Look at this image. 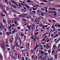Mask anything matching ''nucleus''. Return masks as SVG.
<instances>
[{"label":"nucleus","mask_w":60,"mask_h":60,"mask_svg":"<svg viewBox=\"0 0 60 60\" xmlns=\"http://www.w3.org/2000/svg\"><path fill=\"white\" fill-rule=\"evenodd\" d=\"M11 27H8V29H11Z\"/></svg>","instance_id":"nucleus-62"},{"label":"nucleus","mask_w":60,"mask_h":60,"mask_svg":"<svg viewBox=\"0 0 60 60\" xmlns=\"http://www.w3.org/2000/svg\"><path fill=\"white\" fill-rule=\"evenodd\" d=\"M54 36V35H53V34H52L51 35V37H52V38H53V37Z\"/></svg>","instance_id":"nucleus-21"},{"label":"nucleus","mask_w":60,"mask_h":60,"mask_svg":"<svg viewBox=\"0 0 60 60\" xmlns=\"http://www.w3.org/2000/svg\"><path fill=\"white\" fill-rule=\"evenodd\" d=\"M50 60H53V58H50Z\"/></svg>","instance_id":"nucleus-53"},{"label":"nucleus","mask_w":60,"mask_h":60,"mask_svg":"<svg viewBox=\"0 0 60 60\" xmlns=\"http://www.w3.org/2000/svg\"><path fill=\"white\" fill-rule=\"evenodd\" d=\"M14 4L15 5H16V6H18V5H17V4L16 2H15Z\"/></svg>","instance_id":"nucleus-15"},{"label":"nucleus","mask_w":60,"mask_h":60,"mask_svg":"<svg viewBox=\"0 0 60 60\" xmlns=\"http://www.w3.org/2000/svg\"><path fill=\"white\" fill-rule=\"evenodd\" d=\"M32 58H33V59L34 58V55H33L32 56Z\"/></svg>","instance_id":"nucleus-35"},{"label":"nucleus","mask_w":60,"mask_h":60,"mask_svg":"<svg viewBox=\"0 0 60 60\" xmlns=\"http://www.w3.org/2000/svg\"><path fill=\"white\" fill-rule=\"evenodd\" d=\"M39 46V45H37V46H36L37 47H37H38V48Z\"/></svg>","instance_id":"nucleus-32"},{"label":"nucleus","mask_w":60,"mask_h":60,"mask_svg":"<svg viewBox=\"0 0 60 60\" xmlns=\"http://www.w3.org/2000/svg\"><path fill=\"white\" fill-rule=\"evenodd\" d=\"M1 16H2V17H4V16H5V15H4L3 13H1Z\"/></svg>","instance_id":"nucleus-10"},{"label":"nucleus","mask_w":60,"mask_h":60,"mask_svg":"<svg viewBox=\"0 0 60 60\" xmlns=\"http://www.w3.org/2000/svg\"><path fill=\"white\" fill-rule=\"evenodd\" d=\"M49 44H48L46 46V48H48V46L49 45Z\"/></svg>","instance_id":"nucleus-45"},{"label":"nucleus","mask_w":60,"mask_h":60,"mask_svg":"<svg viewBox=\"0 0 60 60\" xmlns=\"http://www.w3.org/2000/svg\"><path fill=\"white\" fill-rule=\"evenodd\" d=\"M6 43L7 44H8V41H7Z\"/></svg>","instance_id":"nucleus-33"},{"label":"nucleus","mask_w":60,"mask_h":60,"mask_svg":"<svg viewBox=\"0 0 60 60\" xmlns=\"http://www.w3.org/2000/svg\"><path fill=\"white\" fill-rule=\"evenodd\" d=\"M47 59L48 60H50V59H49V58H47Z\"/></svg>","instance_id":"nucleus-58"},{"label":"nucleus","mask_w":60,"mask_h":60,"mask_svg":"<svg viewBox=\"0 0 60 60\" xmlns=\"http://www.w3.org/2000/svg\"><path fill=\"white\" fill-rule=\"evenodd\" d=\"M12 25L13 26H15V25H14V24H12Z\"/></svg>","instance_id":"nucleus-49"},{"label":"nucleus","mask_w":60,"mask_h":60,"mask_svg":"<svg viewBox=\"0 0 60 60\" xmlns=\"http://www.w3.org/2000/svg\"><path fill=\"white\" fill-rule=\"evenodd\" d=\"M33 7H35V8H36V7L34 5H33Z\"/></svg>","instance_id":"nucleus-36"},{"label":"nucleus","mask_w":60,"mask_h":60,"mask_svg":"<svg viewBox=\"0 0 60 60\" xmlns=\"http://www.w3.org/2000/svg\"><path fill=\"white\" fill-rule=\"evenodd\" d=\"M55 57H57V55H55Z\"/></svg>","instance_id":"nucleus-55"},{"label":"nucleus","mask_w":60,"mask_h":60,"mask_svg":"<svg viewBox=\"0 0 60 60\" xmlns=\"http://www.w3.org/2000/svg\"><path fill=\"white\" fill-rule=\"evenodd\" d=\"M30 45V44H29V43H28L27 44V45L29 47V45Z\"/></svg>","instance_id":"nucleus-41"},{"label":"nucleus","mask_w":60,"mask_h":60,"mask_svg":"<svg viewBox=\"0 0 60 60\" xmlns=\"http://www.w3.org/2000/svg\"><path fill=\"white\" fill-rule=\"evenodd\" d=\"M44 9H45L46 10H47V9H48V8H47V7H44Z\"/></svg>","instance_id":"nucleus-14"},{"label":"nucleus","mask_w":60,"mask_h":60,"mask_svg":"<svg viewBox=\"0 0 60 60\" xmlns=\"http://www.w3.org/2000/svg\"><path fill=\"white\" fill-rule=\"evenodd\" d=\"M58 27H60V25H59L58 26Z\"/></svg>","instance_id":"nucleus-57"},{"label":"nucleus","mask_w":60,"mask_h":60,"mask_svg":"<svg viewBox=\"0 0 60 60\" xmlns=\"http://www.w3.org/2000/svg\"><path fill=\"white\" fill-rule=\"evenodd\" d=\"M27 26L29 29V30L30 31V26H29L28 25H27Z\"/></svg>","instance_id":"nucleus-7"},{"label":"nucleus","mask_w":60,"mask_h":60,"mask_svg":"<svg viewBox=\"0 0 60 60\" xmlns=\"http://www.w3.org/2000/svg\"><path fill=\"white\" fill-rule=\"evenodd\" d=\"M53 48H55V50H56V49H57V47H56V46H55V45H53Z\"/></svg>","instance_id":"nucleus-3"},{"label":"nucleus","mask_w":60,"mask_h":60,"mask_svg":"<svg viewBox=\"0 0 60 60\" xmlns=\"http://www.w3.org/2000/svg\"><path fill=\"white\" fill-rule=\"evenodd\" d=\"M36 6H38V7H40V6H39V5L37 4H36Z\"/></svg>","instance_id":"nucleus-47"},{"label":"nucleus","mask_w":60,"mask_h":60,"mask_svg":"<svg viewBox=\"0 0 60 60\" xmlns=\"http://www.w3.org/2000/svg\"><path fill=\"white\" fill-rule=\"evenodd\" d=\"M2 44L3 45V46L2 45H0V47L3 50H4V48H5V45L4 42Z\"/></svg>","instance_id":"nucleus-1"},{"label":"nucleus","mask_w":60,"mask_h":60,"mask_svg":"<svg viewBox=\"0 0 60 60\" xmlns=\"http://www.w3.org/2000/svg\"><path fill=\"white\" fill-rule=\"evenodd\" d=\"M48 21H49V22L50 23H51V20H50V19H49L48 20Z\"/></svg>","instance_id":"nucleus-52"},{"label":"nucleus","mask_w":60,"mask_h":60,"mask_svg":"<svg viewBox=\"0 0 60 60\" xmlns=\"http://www.w3.org/2000/svg\"><path fill=\"white\" fill-rule=\"evenodd\" d=\"M21 4L22 6H24V4H22V3Z\"/></svg>","instance_id":"nucleus-29"},{"label":"nucleus","mask_w":60,"mask_h":60,"mask_svg":"<svg viewBox=\"0 0 60 60\" xmlns=\"http://www.w3.org/2000/svg\"><path fill=\"white\" fill-rule=\"evenodd\" d=\"M41 55H42L43 54V52L42 51H41Z\"/></svg>","instance_id":"nucleus-11"},{"label":"nucleus","mask_w":60,"mask_h":60,"mask_svg":"<svg viewBox=\"0 0 60 60\" xmlns=\"http://www.w3.org/2000/svg\"><path fill=\"white\" fill-rule=\"evenodd\" d=\"M41 10H42V11H44V8H43L41 9Z\"/></svg>","instance_id":"nucleus-38"},{"label":"nucleus","mask_w":60,"mask_h":60,"mask_svg":"<svg viewBox=\"0 0 60 60\" xmlns=\"http://www.w3.org/2000/svg\"><path fill=\"white\" fill-rule=\"evenodd\" d=\"M48 26H47L46 25L45 26V28H46V27H48Z\"/></svg>","instance_id":"nucleus-39"},{"label":"nucleus","mask_w":60,"mask_h":60,"mask_svg":"<svg viewBox=\"0 0 60 60\" xmlns=\"http://www.w3.org/2000/svg\"><path fill=\"white\" fill-rule=\"evenodd\" d=\"M12 7H14V6H15V5H12Z\"/></svg>","instance_id":"nucleus-48"},{"label":"nucleus","mask_w":60,"mask_h":60,"mask_svg":"<svg viewBox=\"0 0 60 60\" xmlns=\"http://www.w3.org/2000/svg\"><path fill=\"white\" fill-rule=\"evenodd\" d=\"M0 6L1 7L2 9H3V7H2V4H0Z\"/></svg>","instance_id":"nucleus-19"},{"label":"nucleus","mask_w":60,"mask_h":60,"mask_svg":"<svg viewBox=\"0 0 60 60\" xmlns=\"http://www.w3.org/2000/svg\"><path fill=\"white\" fill-rule=\"evenodd\" d=\"M8 7H7L6 8V9H7V11H8V10H9V8Z\"/></svg>","instance_id":"nucleus-12"},{"label":"nucleus","mask_w":60,"mask_h":60,"mask_svg":"<svg viewBox=\"0 0 60 60\" xmlns=\"http://www.w3.org/2000/svg\"><path fill=\"white\" fill-rule=\"evenodd\" d=\"M36 39V38H34V42H35V41Z\"/></svg>","instance_id":"nucleus-46"},{"label":"nucleus","mask_w":60,"mask_h":60,"mask_svg":"<svg viewBox=\"0 0 60 60\" xmlns=\"http://www.w3.org/2000/svg\"><path fill=\"white\" fill-rule=\"evenodd\" d=\"M9 34H11V32H9Z\"/></svg>","instance_id":"nucleus-63"},{"label":"nucleus","mask_w":60,"mask_h":60,"mask_svg":"<svg viewBox=\"0 0 60 60\" xmlns=\"http://www.w3.org/2000/svg\"><path fill=\"white\" fill-rule=\"evenodd\" d=\"M45 56H46V55H48V53H46L45 52Z\"/></svg>","instance_id":"nucleus-23"},{"label":"nucleus","mask_w":60,"mask_h":60,"mask_svg":"<svg viewBox=\"0 0 60 60\" xmlns=\"http://www.w3.org/2000/svg\"><path fill=\"white\" fill-rule=\"evenodd\" d=\"M60 41V37H59L58 39V40L57 41V43H58V42Z\"/></svg>","instance_id":"nucleus-5"},{"label":"nucleus","mask_w":60,"mask_h":60,"mask_svg":"<svg viewBox=\"0 0 60 60\" xmlns=\"http://www.w3.org/2000/svg\"><path fill=\"white\" fill-rule=\"evenodd\" d=\"M3 22H4V23H5V20H4L3 21Z\"/></svg>","instance_id":"nucleus-43"},{"label":"nucleus","mask_w":60,"mask_h":60,"mask_svg":"<svg viewBox=\"0 0 60 60\" xmlns=\"http://www.w3.org/2000/svg\"><path fill=\"white\" fill-rule=\"evenodd\" d=\"M56 37H58V34H56Z\"/></svg>","instance_id":"nucleus-26"},{"label":"nucleus","mask_w":60,"mask_h":60,"mask_svg":"<svg viewBox=\"0 0 60 60\" xmlns=\"http://www.w3.org/2000/svg\"><path fill=\"white\" fill-rule=\"evenodd\" d=\"M45 39L44 38L42 39V41H45Z\"/></svg>","instance_id":"nucleus-54"},{"label":"nucleus","mask_w":60,"mask_h":60,"mask_svg":"<svg viewBox=\"0 0 60 60\" xmlns=\"http://www.w3.org/2000/svg\"><path fill=\"white\" fill-rule=\"evenodd\" d=\"M42 57V56H39V58H41Z\"/></svg>","instance_id":"nucleus-31"},{"label":"nucleus","mask_w":60,"mask_h":60,"mask_svg":"<svg viewBox=\"0 0 60 60\" xmlns=\"http://www.w3.org/2000/svg\"><path fill=\"white\" fill-rule=\"evenodd\" d=\"M15 33V31L13 30V34H14Z\"/></svg>","instance_id":"nucleus-59"},{"label":"nucleus","mask_w":60,"mask_h":60,"mask_svg":"<svg viewBox=\"0 0 60 60\" xmlns=\"http://www.w3.org/2000/svg\"><path fill=\"white\" fill-rule=\"evenodd\" d=\"M22 11H24V12H26V11L25 10H24V9H22Z\"/></svg>","instance_id":"nucleus-13"},{"label":"nucleus","mask_w":60,"mask_h":60,"mask_svg":"<svg viewBox=\"0 0 60 60\" xmlns=\"http://www.w3.org/2000/svg\"><path fill=\"white\" fill-rule=\"evenodd\" d=\"M21 36L22 37H24V35L22 33H21Z\"/></svg>","instance_id":"nucleus-8"},{"label":"nucleus","mask_w":60,"mask_h":60,"mask_svg":"<svg viewBox=\"0 0 60 60\" xmlns=\"http://www.w3.org/2000/svg\"><path fill=\"white\" fill-rule=\"evenodd\" d=\"M31 20L32 21H34V19L33 18H32L31 19Z\"/></svg>","instance_id":"nucleus-64"},{"label":"nucleus","mask_w":60,"mask_h":60,"mask_svg":"<svg viewBox=\"0 0 60 60\" xmlns=\"http://www.w3.org/2000/svg\"><path fill=\"white\" fill-rule=\"evenodd\" d=\"M27 3H30V0H27Z\"/></svg>","instance_id":"nucleus-4"},{"label":"nucleus","mask_w":60,"mask_h":60,"mask_svg":"<svg viewBox=\"0 0 60 60\" xmlns=\"http://www.w3.org/2000/svg\"><path fill=\"white\" fill-rule=\"evenodd\" d=\"M50 10H53V8H51Z\"/></svg>","instance_id":"nucleus-51"},{"label":"nucleus","mask_w":60,"mask_h":60,"mask_svg":"<svg viewBox=\"0 0 60 60\" xmlns=\"http://www.w3.org/2000/svg\"><path fill=\"white\" fill-rule=\"evenodd\" d=\"M23 48V46H21L20 47V49H22Z\"/></svg>","instance_id":"nucleus-16"},{"label":"nucleus","mask_w":60,"mask_h":60,"mask_svg":"<svg viewBox=\"0 0 60 60\" xmlns=\"http://www.w3.org/2000/svg\"><path fill=\"white\" fill-rule=\"evenodd\" d=\"M23 20L24 21H26V19H23Z\"/></svg>","instance_id":"nucleus-20"},{"label":"nucleus","mask_w":60,"mask_h":60,"mask_svg":"<svg viewBox=\"0 0 60 60\" xmlns=\"http://www.w3.org/2000/svg\"><path fill=\"white\" fill-rule=\"evenodd\" d=\"M22 60H25V59L24 58V57H22Z\"/></svg>","instance_id":"nucleus-22"},{"label":"nucleus","mask_w":60,"mask_h":60,"mask_svg":"<svg viewBox=\"0 0 60 60\" xmlns=\"http://www.w3.org/2000/svg\"><path fill=\"white\" fill-rule=\"evenodd\" d=\"M52 21H53V22H56V21L54 20H52Z\"/></svg>","instance_id":"nucleus-30"},{"label":"nucleus","mask_w":60,"mask_h":60,"mask_svg":"<svg viewBox=\"0 0 60 60\" xmlns=\"http://www.w3.org/2000/svg\"><path fill=\"white\" fill-rule=\"evenodd\" d=\"M40 4H43V5L45 4H44L43 3H40Z\"/></svg>","instance_id":"nucleus-24"},{"label":"nucleus","mask_w":60,"mask_h":60,"mask_svg":"<svg viewBox=\"0 0 60 60\" xmlns=\"http://www.w3.org/2000/svg\"><path fill=\"white\" fill-rule=\"evenodd\" d=\"M41 46L40 45H39V47H41V48H43V46H42V45H41Z\"/></svg>","instance_id":"nucleus-34"},{"label":"nucleus","mask_w":60,"mask_h":60,"mask_svg":"<svg viewBox=\"0 0 60 60\" xmlns=\"http://www.w3.org/2000/svg\"><path fill=\"white\" fill-rule=\"evenodd\" d=\"M15 25H17V22L16 21H15Z\"/></svg>","instance_id":"nucleus-27"},{"label":"nucleus","mask_w":60,"mask_h":60,"mask_svg":"<svg viewBox=\"0 0 60 60\" xmlns=\"http://www.w3.org/2000/svg\"><path fill=\"white\" fill-rule=\"evenodd\" d=\"M2 58V56L0 55V58Z\"/></svg>","instance_id":"nucleus-50"},{"label":"nucleus","mask_w":60,"mask_h":60,"mask_svg":"<svg viewBox=\"0 0 60 60\" xmlns=\"http://www.w3.org/2000/svg\"><path fill=\"white\" fill-rule=\"evenodd\" d=\"M24 5H25V6L27 7L28 9H29V8H30V7H29V6H27V5L26 4H25Z\"/></svg>","instance_id":"nucleus-2"},{"label":"nucleus","mask_w":60,"mask_h":60,"mask_svg":"<svg viewBox=\"0 0 60 60\" xmlns=\"http://www.w3.org/2000/svg\"><path fill=\"white\" fill-rule=\"evenodd\" d=\"M12 41H13L14 40V38H13V36H12L11 38Z\"/></svg>","instance_id":"nucleus-9"},{"label":"nucleus","mask_w":60,"mask_h":60,"mask_svg":"<svg viewBox=\"0 0 60 60\" xmlns=\"http://www.w3.org/2000/svg\"><path fill=\"white\" fill-rule=\"evenodd\" d=\"M20 27H17V29H20Z\"/></svg>","instance_id":"nucleus-40"},{"label":"nucleus","mask_w":60,"mask_h":60,"mask_svg":"<svg viewBox=\"0 0 60 60\" xmlns=\"http://www.w3.org/2000/svg\"><path fill=\"white\" fill-rule=\"evenodd\" d=\"M55 28H53V32H54L55 31Z\"/></svg>","instance_id":"nucleus-44"},{"label":"nucleus","mask_w":60,"mask_h":60,"mask_svg":"<svg viewBox=\"0 0 60 60\" xmlns=\"http://www.w3.org/2000/svg\"><path fill=\"white\" fill-rule=\"evenodd\" d=\"M6 34L8 36H9V32H6Z\"/></svg>","instance_id":"nucleus-6"},{"label":"nucleus","mask_w":60,"mask_h":60,"mask_svg":"<svg viewBox=\"0 0 60 60\" xmlns=\"http://www.w3.org/2000/svg\"><path fill=\"white\" fill-rule=\"evenodd\" d=\"M36 8H33V11H34V10H35Z\"/></svg>","instance_id":"nucleus-56"},{"label":"nucleus","mask_w":60,"mask_h":60,"mask_svg":"<svg viewBox=\"0 0 60 60\" xmlns=\"http://www.w3.org/2000/svg\"><path fill=\"white\" fill-rule=\"evenodd\" d=\"M12 3H13V4H14L15 3V2L13 0L12 1Z\"/></svg>","instance_id":"nucleus-28"},{"label":"nucleus","mask_w":60,"mask_h":60,"mask_svg":"<svg viewBox=\"0 0 60 60\" xmlns=\"http://www.w3.org/2000/svg\"><path fill=\"white\" fill-rule=\"evenodd\" d=\"M11 43H12V41H13V40H11Z\"/></svg>","instance_id":"nucleus-61"},{"label":"nucleus","mask_w":60,"mask_h":60,"mask_svg":"<svg viewBox=\"0 0 60 60\" xmlns=\"http://www.w3.org/2000/svg\"><path fill=\"white\" fill-rule=\"evenodd\" d=\"M3 11H4V13H6V14H7V13H6V12L5 10H4Z\"/></svg>","instance_id":"nucleus-18"},{"label":"nucleus","mask_w":60,"mask_h":60,"mask_svg":"<svg viewBox=\"0 0 60 60\" xmlns=\"http://www.w3.org/2000/svg\"><path fill=\"white\" fill-rule=\"evenodd\" d=\"M0 25H1L2 26H3L2 23H1V22H0Z\"/></svg>","instance_id":"nucleus-25"},{"label":"nucleus","mask_w":60,"mask_h":60,"mask_svg":"<svg viewBox=\"0 0 60 60\" xmlns=\"http://www.w3.org/2000/svg\"><path fill=\"white\" fill-rule=\"evenodd\" d=\"M48 53H50V52H50V51L49 50L48 51Z\"/></svg>","instance_id":"nucleus-42"},{"label":"nucleus","mask_w":60,"mask_h":60,"mask_svg":"<svg viewBox=\"0 0 60 60\" xmlns=\"http://www.w3.org/2000/svg\"><path fill=\"white\" fill-rule=\"evenodd\" d=\"M32 12L33 13H36V11H32Z\"/></svg>","instance_id":"nucleus-17"},{"label":"nucleus","mask_w":60,"mask_h":60,"mask_svg":"<svg viewBox=\"0 0 60 60\" xmlns=\"http://www.w3.org/2000/svg\"><path fill=\"white\" fill-rule=\"evenodd\" d=\"M54 16H56L57 15V14L56 13H55L54 14Z\"/></svg>","instance_id":"nucleus-37"},{"label":"nucleus","mask_w":60,"mask_h":60,"mask_svg":"<svg viewBox=\"0 0 60 60\" xmlns=\"http://www.w3.org/2000/svg\"><path fill=\"white\" fill-rule=\"evenodd\" d=\"M60 47V44H59L58 48H59Z\"/></svg>","instance_id":"nucleus-60"}]
</instances>
